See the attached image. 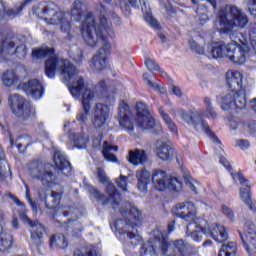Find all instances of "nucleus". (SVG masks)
<instances>
[{"label":"nucleus","mask_w":256,"mask_h":256,"mask_svg":"<svg viewBox=\"0 0 256 256\" xmlns=\"http://www.w3.org/2000/svg\"><path fill=\"white\" fill-rule=\"evenodd\" d=\"M32 57L34 59L48 57L45 64L47 77L53 79L55 73H60L71 95L74 97L82 95L83 109L76 116L81 125L87 123L91 103L97 99L100 101L92 108V125L95 129H103V126L107 125V119L111 113L110 107L115 103V95L109 91L105 80H100L95 86L88 87L83 77L77 76V69L68 60L57 57L55 50L47 47L33 50Z\"/></svg>","instance_id":"nucleus-1"},{"label":"nucleus","mask_w":256,"mask_h":256,"mask_svg":"<svg viewBox=\"0 0 256 256\" xmlns=\"http://www.w3.org/2000/svg\"><path fill=\"white\" fill-rule=\"evenodd\" d=\"M40 17L48 25H56L62 33H67L69 41L73 39L71 35V17L75 21H81L80 33L84 43L88 47H100L98 52L92 58L90 68L95 73L103 71L107 67V53L111 49V44L107 41V36L111 33V24L107 22L105 16H101L99 21L91 12H87V5L80 0H76L72 6V14L59 10V6L49 2L40 14Z\"/></svg>","instance_id":"nucleus-2"},{"label":"nucleus","mask_w":256,"mask_h":256,"mask_svg":"<svg viewBox=\"0 0 256 256\" xmlns=\"http://www.w3.org/2000/svg\"><path fill=\"white\" fill-rule=\"evenodd\" d=\"M173 213L177 217H180V219L188 221L189 224L186 230L188 237H191L193 241H201V231H203V227L207 225V221L197 217L195 204L191 202L177 204L173 208Z\"/></svg>","instance_id":"nucleus-3"},{"label":"nucleus","mask_w":256,"mask_h":256,"mask_svg":"<svg viewBox=\"0 0 256 256\" xmlns=\"http://www.w3.org/2000/svg\"><path fill=\"white\" fill-rule=\"evenodd\" d=\"M217 23L219 24L220 33H231L233 27L245 29L249 18L243 10L237 6H224L220 8L216 16Z\"/></svg>","instance_id":"nucleus-4"},{"label":"nucleus","mask_w":256,"mask_h":256,"mask_svg":"<svg viewBox=\"0 0 256 256\" xmlns=\"http://www.w3.org/2000/svg\"><path fill=\"white\" fill-rule=\"evenodd\" d=\"M124 220H117L115 225L118 231L125 233L127 229H135L141 223V211L134 205L122 203L119 208Z\"/></svg>","instance_id":"nucleus-5"},{"label":"nucleus","mask_w":256,"mask_h":256,"mask_svg":"<svg viewBox=\"0 0 256 256\" xmlns=\"http://www.w3.org/2000/svg\"><path fill=\"white\" fill-rule=\"evenodd\" d=\"M28 173L32 179H37L44 187H55L57 177L49 169V165L41 161H33L28 165Z\"/></svg>","instance_id":"nucleus-6"},{"label":"nucleus","mask_w":256,"mask_h":256,"mask_svg":"<svg viewBox=\"0 0 256 256\" xmlns=\"http://www.w3.org/2000/svg\"><path fill=\"white\" fill-rule=\"evenodd\" d=\"M161 251L163 256H196L197 250L183 239L170 241L162 240Z\"/></svg>","instance_id":"nucleus-7"},{"label":"nucleus","mask_w":256,"mask_h":256,"mask_svg":"<svg viewBox=\"0 0 256 256\" xmlns=\"http://www.w3.org/2000/svg\"><path fill=\"white\" fill-rule=\"evenodd\" d=\"M152 184L157 191H181L183 183L173 176L167 175L166 171L154 170L152 172Z\"/></svg>","instance_id":"nucleus-8"},{"label":"nucleus","mask_w":256,"mask_h":256,"mask_svg":"<svg viewBox=\"0 0 256 256\" xmlns=\"http://www.w3.org/2000/svg\"><path fill=\"white\" fill-rule=\"evenodd\" d=\"M221 109L223 111H229L234 109L235 111H241L245 109L247 101L245 100V90H236L226 92L221 96Z\"/></svg>","instance_id":"nucleus-9"},{"label":"nucleus","mask_w":256,"mask_h":256,"mask_svg":"<svg viewBox=\"0 0 256 256\" xmlns=\"http://www.w3.org/2000/svg\"><path fill=\"white\" fill-rule=\"evenodd\" d=\"M227 59L234 63L235 65H243L245 61H247V57H249V52L251 48H249V44L247 41L244 42H231L227 44Z\"/></svg>","instance_id":"nucleus-10"},{"label":"nucleus","mask_w":256,"mask_h":256,"mask_svg":"<svg viewBox=\"0 0 256 256\" xmlns=\"http://www.w3.org/2000/svg\"><path fill=\"white\" fill-rule=\"evenodd\" d=\"M174 115H179L183 121L188 123V125H192V127L196 131H204L209 137H211L212 141H215L216 143H219V138L215 136V134L211 131V128H209V123L202 122V124L199 122V119L197 118V112L191 115L190 112L185 110H174Z\"/></svg>","instance_id":"nucleus-11"},{"label":"nucleus","mask_w":256,"mask_h":256,"mask_svg":"<svg viewBox=\"0 0 256 256\" xmlns=\"http://www.w3.org/2000/svg\"><path fill=\"white\" fill-rule=\"evenodd\" d=\"M9 106L12 109V112L17 116L21 117L22 119H28L31 117L33 113H35V109L31 104H29L25 98H23L19 94H12L9 97Z\"/></svg>","instance_id":"nucleus-12"},{"label":"nucleus","mask_w":256,"mask_h":256,"mask_svg":"<svg viewBox=\"0 0 256 256\" xmlns=\"http://www.w3.org/2000/svg\"><path fill=\"white\" fill-rule=\"evenodd\" d=\"M20 219L23 221V223H25V225H28V227L31 228L30 241L32 249L39 250L42 243L41 239H43V235H45V226H43V224L37 220L32 221L25 213L20 215Z\"/></svg>","instance_id":"nucleus-13"},{"label":"nucleus","mask_w":256,"mask_h":256,"mask_svg":"<svg viewBox=\"0 0 256 256\" xmlns=\"http://www.w3.org/2000/svg\"><path fill=\"white\" fill-rule=\"evenodd\" d=\"M240 239L249 255L256 253V226L251 220H246L244 232H239Z\"/></svg>","instance_id":"nucleus-14"},{"label":"nucleus","mask_w":256,"mask_h":256,"mask_svg":"<svg viewBox=\"0 0 256 256\" xmlns=\"http://www.w3.org/2000/svg\"><path fill=\"white\" fill-rule=\"evenodd\" d=\"M232 179L234 181H239L241 187H240V199L244 202V204L249 207L250 211L253 213H256V206L253 204V200H251V183L249 180L245 179L243 177V174L240 172H236L232 174Z\"/></svg>","instance_id":"nucleus-15"},{"label":"nucleus","mask_w":256,"mask_h":256,"mask_svg":"<svg viewBox=\"0 0 256 256\" xmlns=\"http://www.w3.org/2000/svg\"><path fill=\"white\" fill-rule=\"evenodd\" d=\"M18 54L20 59L27 57V47L25 44L21 43L19 40H6L2 43V48L0 49V55H15Z\"/></svg>","instance_id":"nucleus-16"},{"label":"nucleus","mask_w":256,"mask_h":256,"mask_svg":"<svg viewBox=\"0 0 256 256\" xmlns=\"http://www.w3.org/2000/svg\"><path fill=\"white\" fill-rule=\"evenodd\" d=\"M137 124L141 129H153L155 127V118L149 113L147 105L143 102L136 104Z\"/></svg>","instance_id":"nucleus-17"},{"label":"nucleus","mask_w":256,"mask_h":256,"mask_svg":"<svg viewBox=\"0 0 256 256\" xmlns=\"http://www.w3.org/2000/svg\"><path fill=\"white\" fill-rule=\"evenodd\" d=\"M203 235H211L216 243H224V241L229 239L227 228L221 224H212L210 228H207V224L204 225L201 230V240L203 239Z\"/></svg>","instance_id":"nucleus-18"},{"label":"nucleus","mask_w":256,"mask_h":256,"mask_svg":"<svg viewBox=\"0 0 256 256\" xmlns=\"http://www.w3.org/2000/svg\"><path fill=\"white\" fill-rule=\"evenodd\" d=\"M107 193L109 198L106 199L105 195L101 194L97 189H92V194L95 199L101 201L103 205L110 203L113 206V209H117L119 207V199H121V195L117 190H115V186L113 183H108L107 185Z\"/></svg>","instance_id":"nucleus-19"},{"label":"nucleus","mask_w":256,"mask_h":256,"mask_svg":"<svg viewBox=\"0 0 256 256\" xmlns=\"http://www.w3.org/2000/svg\"><path fill=\"white\" fill-rule=\"evenodd\" d=\"M118 121L122 129H125L130 135H133V131H135V127L133 126V114H131L129 105L125 102L120 103Z\"/></svg>","instance_id":"nucleus-20"},{"label":"nucleus","mask_w":256,"mask_h":256,"mask_svg":"<svg viewBox=\"0 0 256 256\" xmlns=\"http://www.w3.org/2000/svg\"><path fill=\"white\" fill-rule=\"evenodd\" d=\"M203 103L204 110H199L196 116V119H199L200 125H203V123H207V121H205V117L206 119H211L212 121L219 117V114L217 113L215 106H213V100L211 99V97H204Z\"/></svg>","instance_id":"nucleus-21"},{"label":"nucleus","mask_w":256,"mask_h":256,"mask_svg":"<svg viewBox=\"0 0 256 256\" xmlns=\"http://www.w3.org/2000/svg\"><path fill=\"white\" fill-rule=\"evenodd\" d=\"M155 153L162 161H171L175 150L173 149V146H171L169 140H158L155 146Z\"/></svg>","instance_id":"nucleus-22"},{"label":"nucleus","mask_w":256,"mask_h":256,"mask_svg":"<svg viewBox=\"0 0 256 256\" xmlns=\"http://www.w3.org/2000/svg\"><path fill=\"white\" fill-rule=\"evenodd\" d=\"M60 190L58 192L52 191L51 195L47 196V190L42 189L39 192V197L41 201H44L46 209H55L59 203H61V195H63V190L59 186Z\"/></svg>","instance_id":"nucleus-23"},{"label":"nucleus","mask_w":256,"mask_h":256,"mask_svg":"<svg viewBox=\"0 0 256 256\" xmlns=\"http://www.w3.org/2000/svg\"><path fill=\"white\" fill-rule=\"evenodd\" d=\"M226 83L230 91H243V74L239 71L229 70L226 73Z\"/></svg>","instance_id":"nucleus-24"},{"label":"nucleus","mask_w":256,"mask_h":256,"mask_svg":"<svg viewBox=\"0 0 256 256\" xmlns=\"http://www.w3.org/2000/svg\"><path fill=\"white\" fill-rule=\"evenodd\" d=\"M22 89L27 95H30L32 99H41L43 97V85L39 83V80L32 79L22 85Z\"/></svg>","instance_id":"nucleus-25"},{"label":"nucleus","mask_w":256,"mask_h":256,"mask_svg":"<svg viewBox=\"0 0 256 256\" xmlns=\"http://www.w3.org/2000/svg\"><path fill=\"white\" fill-rule=\"evenodd\" d=\"M207 57H212L213 59H221L223 57L227 58V45L221 42H213L206 46Z\"/></svg>","instance_id":"nucleus-26"},{"label":"nucleus","mask_w":256,"mask_h":256,"mask_svg":"<svg viewBox=\"0 0 256 256\" xmlns=\"http://www.w3.org/2000/svg\"><path fill=\"white\" fill-rule=\"evenodd\" d=\"M54 163L56 165L54 171H58V173L60 171L63 175H66V177L71 175V163H69V160H67L60 151L54 153Z\"/></svg>","instance_id":"nucleus-27"},{"label":"nucleus","mask_w":256,"mask_h":256,"mask_svg":"<svg viewBox=\"0 0 256 256\" xmlns=\"http://www.w3.org/2000/svg\"><path fill=\"white\" fill-rule=\"evenodd\" d=\"M128 161L132 165H145L147 163V152L143 149H134L129 151Z\"/></svg>","instance_id":"nucleus-28"},{"label":"nucleus","mask_w":256,"mask_h":256,"mask_svg":"<svg viewBox=\"0 0 256 256\" xmlns=\"http://www.w3.org/2000/svg\"><path fill=\"white\" fill-rule=\"evenodd\" d=\"M113 151L117 152L119 151L118 146H113L111 143L105 141L103 143V150L102 155L106 161H109L110 163H117V156L113 154Z\"/></svg>","instance_id":"nucleus-29"},{"label":"nucleus","mask_w":256,"mask_h":256,"mask_svg":"<svg viewBox=\"0 0 256 256\" xmlns=\"http://www.w3.org/2000/svg\"><path fill=\"white\" fill-rule=\"evenodd\" d=\"M13 247V236L3 232V224L0 221V252L8 251Z\"/></svg>","instance_id":"nucleus-30"},{"label":"nucleus","mask_w":256,"mask_h":256,"mask_svg":"<svg viewBox=\"0 0 256 256\" xmlns=\"http://www.w3.org/2000/svg\"><path fill=\"white\" fill-rule=\"evenodd\" d=\"M11 173V168H9V163L5 159V151L0 146V181H3L9 177Z\"/></svg>","instance_id":"nucleus-31"},{"label":"nucleus","mask_w":256,"mask_h":256,"mask_svg":"<svg viewBox=\"0 0 256 256\" xmlns=\"http://www.w3.org/2000/svg\"><path fill=\"white\" fill-rule=\"evenodd\" d=\"M142 13L147 24L151 25L153 29H159V23L155 18H153V15L151 14V7H149L147 2H144L142 5Z\"/></svg>","instance_id":"nucleus-32"},{"label":"nucleus","mask_w":256,"mask_h":256,"mask_svg":"<svg viewBox=\"0 0 256 256\" xmlns=\"http://www.w3.org/2000/svg\"><path fill=\"white\" fill-rule=\"evenodd\" d=\"M159 114L162 120L164 121L167 129H169V131H171V133H173L174 135H177V124H175L173 119H171V116H169V114H167V112H165V110L162 107L159 108Z\"/></svg>","instance_id":"nucleus-33"},{"label":"nucleus","mask_w":256,"mask_h":256,"mask_svg":"<svg viewBox=\"0 0 256 256\" xmlns=\"http://www.w3.org/2000/svg\"><path fill=\"white\" fill-rule=\"evenodd\" d=\"M150 181V175L146 170H143L138 174V189L141 193H147V185H149Z\"/></svg>","instance_id":"nucleus-34"},{"label":"nucleus","mask_w":256,"mask_h":256,"mask_svg":"<svg viewBox=\"0 0 256 256\" xmlns=\"http://www.w3.org/2000/svg\"><path fill=\"white\" fill-rule=\"evenodd\" d=\"M2 83L6 87H13V85H19V78L13 71H6L2 74Z\"/></svg>","instance_id":"nucleus-35"},{"label":"nucleus","mask_w":256,"mask_h":256,"mask_svg":"<svg viewBox=\"0 0 256 256\" xmlns=\"http://www.w3.org/2000/svg\"><path fill=\"white\" fill-rule=\"evenodd\" d=\"M218 256H237V243L229 242L228 244H223Z\"/></svg>","instance_id":"nucleus-36"},{"label":"nucleus","mask_w":256,"mask_h":256,"mask_svg":"<svg viewBox=\"0 0 256 256\" xmlns=\"http://www.w3.org/2000/svg\"><path fill=\"white\" fill-rule=\"evenodd\" d=\"M196 15L200 25H205V23L209 21V9H207V6L205 5L198 6L196 9Z\"/></svg>","instance_id":"nucleus-37"},{"label":"nucleus","mask_w":256,"mask_h":256,"mask_svg":"<svg viewBox=\"0 0 256 256\" xmlns=\"http://www.w3.org/2000/svg\"><path fill=\"white\" fill-rule=\"evenodd\" d=\"M51 247H59L60 249H66L68 243L65 239V235L63 234H56L50 239Z\"/></svg>","instance_id":"nucleus-38"},{"label":"nucleus","mask_w":256,"mask_h":256,"mask_svg":"<svg viewBox=\"0 0 256 256\" xmlns=\"http://www.w3.org/2000/svg\"><path fill=\"white\" fill-rule=\"evenodd\" d=\"M87 143H89L87 134L82 133L74 136V145L77 149H86Z\"/></svg>","instance_id":"nucleus-39"},{"label":"nucleus","mask_w":256,"mask_h":256,"mask_svg":"<svg viewBox=\"0 0 256 256\" xmlns=\"http://www.w3.org/2000/svg\"><path fill=\"white\" fill-rule=\"evenodd\" d=\"M188 45L191 51H194V53H197L198 55H206L207 53V47L201 46V43L195 41L194 39H190L188 41Z\"/></svg>","instance_id":"nucleus-40"},{"label":"nucleus","mask_w":256,"mask_h":256,"mask_svg":"<svg viewBox=\"0 0 256 256\" xmlns=\"http://www.w3.org/2000/svg\"><path fill=\"white\" fill-rule=\"evenodd\" d=\"M188 45L191 51H194V53H197L198 55H206L207 53V47L201 46V43L195 41L194 39H190L188 41Z\"/></svg>","instance_id":"nucleus-41"},{"label":"nucleus","mask_w":256,"mask_h":256,"mask_svg":"<svg viewBox=\"0 0 256 256\" xmlns=\"http://www.w3.org/2000/svg\"><path fill=\"white\" fill-rule=\"evenodd\" d=\"M155 247L156 245L151 242L145 243L141 248V256H157Z\"/></svg>","instance_id":"nucleus-42"},{"label":"nucleus","mask_w":256,"mask_h":256,"mask_svg":"<svg viewBox=\"0 0 256 256\" xmlns=\"http://www.w3.org/2000/svg\"><path fill=\"white\" fill-rule=\"evenodd\" d=\"M74 256H97V252L93 247H82L74 252Z\"/></svg>","instance_id":"nucleus-43"},{"label":"nucleus","mask_w":256,"mask_h":256,"mask_svg":"<svg viewBox=\"0 0 256 256\" xmlns=\"http://www.w3.org/2000/svg\"><path fill=\"white\" fill-rule=\"evenodd\" d=\"M68 229L72 233L73 237H77V235L83 231V227L79 221H70L68 223Z\"/></svg>","instance_id":"nucleus-44"},{"label":"nucleus","mask_w":256,"mask_h":256,"mask_svg":"<svg viewBox=\"0 0 256 256\" xmlns=\"http://www.w3.org/2000/svg\"><path fill=\"white\" fill-rule=\"evenodd\" d=\"M221 212L230 221V223H235V213L231 208H229L227 205H222Z\"/></svg>","instance_id":"nucleus-45"},{"label":"nucleus","mask_w":256,"mask_h":256,"mask_svg":"<svg viewBox=\"0 0 256 256\" xmlns=\"http://www.w3.org/2000/svg\"><path fill=\"white\" fill-rule=\"evenodd\" d=\"M145 65L149 71H158L159 73H163L161 67H159V64H157V62L151 58H147L145 60Z\"/></svg>","instance_id":"nucleus-46"},{"label":"nucleus","mask_w":256,"mask_h":256,"mask_svg":"<svg viewBox=\"0 0 256 256\" xmlns=\"http://www.w3.org/2000/svg\"><path fill=\"white\" fill-rule=\"evenodd\" d=\"M27 3H31V0H24V3L21 4V6L19 7V9L17 10H8L6 15L10 18L13 19V17H17V15H19V12L23 9V7H25L27 5Z\"/></svg>","instance_id":"nucleus-47"},{"label":"nucleus","mask_w":256,"mask_h":256,"mask_svg":"<svg viewBox=\"0 0 256 256\" xmlns=\"http://www.w3.org/2000/svg\"><path fill=\"white\" fill-rule=\"evenodd\" d=\"M119 5L122 13H124L126 17H129L131 14V5L127 3V0H119Z\"/></svg>","instance_id":"nucleus-48"},{"label":"nucleus","mask_w":256,"mask_h":256,"mask_svg":"<svg viewBox=\"0 0 256 256\" xmlns=\"http://www.w3.org/2000/svg\"><path fill=\"white\" fill-rule=\"evenodd\" d=\"M127 237L131 240L132 245H137L142 241L141 236L135 232H127Z\"/></svg>","instance_id":"nucleus-49"},{"label":"nucleus","mask_w":256,"mask_h":256,"mask_svg":"<svg viewBox=\"0 0 256 256\" xmlns=\"http://www.w3.org/2000/svg\"><path fill=\"white\" fill-rule=\"evenodd\" d=\"M116 184L118 185L119 189L127 191V178L125 176L120 175V177L116 180Z\"/></svg>","instance_id":"nucleus-50"},{"label":"nucleus","mask_w":256,"mask_h":256,"mask_svg":"<svg viewBox=\"0 0 256 256\" xmlns=\"http://www.w3.org/2000/svg\"><path fill=\"white\" fill-rule=\"evenodd\" d=\"M97 177H98L100 183H107L109 181V177H107L105 170L102 168L97 169Z\"/></svg>","instance_id":"nucleus-51"},{"label":"nucleus","mask_w":256,"mask_h":256,"mask_svg":"<svg viewBox=\"0 0 256 256\" xmlns=\"http://www.w3.org/2000/svg\"><path fill=\"white\" fill-rule=\"evenodd\" d=\"M143 79H144L146 85H148L149 87H151L155 91L159 90V85L157 83L152 82L151 80H149V74L148 73L143 74Z\"/></svg>","instance_id":"nucleus-52"},{"label":"nucleus","mask_w":256,"mask_h":256,"mask_svg":"<svg viewBox=\"0 0 256 256\" xmlns=\"http://www.w3.org/2000/svg\"><path fill=\"white\" fill-rule=\"evenodd\" d=\"M25 189H26V199H27V201L31 205L32 209H34V211H37V206L35 205V203L31 199V190L29 189V186L27 184H25Z\"/></svg>","instance_id":"nucleus-53"},{"label":"nucleus","mask_w":256,"mask_h":256,"mask_svg":"<svg viewBox=\"0 0 256 256\" xmlns=\"http://www.w3.org/2000/svg\"><path fill=\"white\" fill-rule=\"evenodd\" d=\"M248 10L250 15L256 17V0H249L247 3Z\"/></svg>","instance_id":"nucleus-54"},{"label":"nucleus","mask_w":256,"mask_h":256,"mask_svg":"<svg viewBox=\"0 0 256 256\" xmlns=\"http://www.w3.org/2000/svg\"><path fill=\"white\" fill-rule=\"evenodd\" d=\"M249 142L247 140H238L237 146L240 147V149L245 150L249 149Z\"/></svg>","instance_id":"nucleus-55"},{"label":"nucleus","mask_w":256,"mask_h":256,"mask_svg":"<svg viewBox=\"0 0 256 256\" xmlns=\"http://www.w3.org/2000/svg\"><path fill=\"white\" fill-rule=\"evenodd\" d=\"M172 92L174 95H176L177 97H181V95H183V92H181V88L177 87V86H173L172 87Z\"/></svg>","instance_id":"nucleus-56"},{"label":"nucleus","mask_w":256,"mask_h":256,"mask_svg":"<svg viewBox=\"0 0 256 256\" xmlns=\"http://www.w3.org/2000/svg\"><path fill=\"white\" fill-rule=\"evenodd\" d=\"M81 59H83V51L78 49L77 55L74 56V60H76L77 63H79V61H81Z\"/></svg>","instance_id":"nucleus-57"},{"label":"nucleus","mask_w":256,"mask_h":256,"mask_svg":"<svg viewBox=\"0 0 256 256\" xmlns=\"http://www.w3.org/2000/svg\"><path fill=\"white\" fill-rule=\"evenodd\" d=\"M187 186L189 187V189H191V191H194V193H197V185H195L193 182H187Z\"/></svg>","instance_id":"nucleus-58"},{"label":"nucleus","mask_w":256,"mask_h":256,"mask_svg":"<svg viewBox=\"0 0 256 256\" xmlns=\"http://www.w3.org/2000/svg\"><path fill=\"white\" fill-rule=\"evenodd\" d=\"M139 2L141 3V0H128V3L131 5V7H139Z\"/></svg>","instance_id":"nucleus-59"},{"label":"nucleus","mask_w":256,"mask_h":256,"mask_svg":"<svg viewBox=\"0 0 256 256\" xmlns=\"http://www.w3.org/2000/svg\"><path fill=\"white\" fill-rule=\"evenodd\" d=\"M220 163L226 167V169L229 167V161H227V159H225L224 157L220 158Z\"/></svg>","instance_id":"nucleus-60"},{"label":"nucleus","mask_w":256,"mask_h":256,"mask_svg":"<svg viewBox=\"0 0 256 256\" xmlns=\"http://www.w3.org/2000/svg\"><path fill=\"white\" fill-rule=\"evenodd\" d=\"M12 227L14 229H19V221L17 220V218L12 219Z\"/></svg>","instance_id":"nucleus-61"},{"label":"nucleus","mask_w":256,"mask_h":256,"mask_svg":"<svg viewBox=\"0 0 256 256\" xmlns=\"http://www.w3.org/2000/svg\"><path fill=\"white\" fill-rule=\"evenodd\" d=\"M10 197L14 201V203H16V205H19V206L23 205V203L21 201H19V199L17 197H15L14 195H11Z\"/></svg>","instance_id":"nucleus-62"},{"label":"nucleus","mask_w":256,"mask_h":256,"mask_svg":"<svg viewBox=\"0 0 256 256\" xmlns=\"http://www.w3.org/2000/svg\"><path fill=\"white\" fill-rule=\"evenodd\" d=\"M174 230H175V222H171L168 225V231H169V233H171V231H174Z\"/></svg>","instance_id":"nucleus-63"},{"label":"nucleus","mask_w":256,"mask_h":256,"mask_svg":"<svg viewBox=\"0 0 256 256\" xmlns=\"http://www.w3.org/2000/svg\"><path fill=\"white\" fill-rule=\"evenodd\" d=\"M250 103H251L252 109H254V110L256 111V98L252 99V100L250 101Z\"/></svg>","instance_id":"nucleus-64"}]
</instances>
